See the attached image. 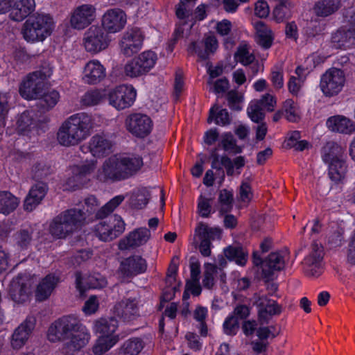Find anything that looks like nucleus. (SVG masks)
<instances>
[{"mask_svg": "<svg viewBox=\"0 0 355 355\" xmlns=\"http://www.w3.org/2000/svg\"><path fill=\"white\" fill-rule=\"evenodd\" d=\"M209 89L216 94H223L229 88V82L227 78H220L215 81L208 80Z\"/></svg>", "mask_w": 355, "mask_h": 355, "instance_id": "obj_61", "label": "nucleus"}, {"mask_svg": "<svg viewBox=\"0 0 355 355\" xmlns=\"http://www.w3.org/2000/svg\"><path fill=\"white\" fill-rule=\"evenodd\" d=\"M254 58V55L250 51V46L247 44H240L234 54V60L245 66L252 63Z\"/></svg>", "mask_w": 355, "mask_h": 355, "instance_id": "obj_52", "label": "nucleus"}, {"mask_svg": "<svg viewBox=\"0 0 355 355\" xmlns=\"http://www.w3.org/2000/svg\"><path fill=\"white\" fill-rule=\"evenodd\" d=\"M283 109L288 121L295 122L300 119V109L293 100L291 98L286 100L284 103Z\"/></svg>", "mask_w": 355, "mask_h": 355, "instance_id": "obj_54", "label": "nucleus"}, {"mask_svg": "<svg viewBox=\"0 0 355 355\" xmlns=\"http://www.w3.org/2000/svg\"><path fill=\"white\" fill-rule=\"evenodd\" d=\"M33 281L28 274H19L10 282L8 293L12 300L22 304L29 300Z\"/></svg>", "mask_w": 355, "mask_h": 355, "instance_id": "obj_13", "label": "nucleus"}, {"mask_svg": "<svg viewBox=\"0 0 355 355\" xmlns=\"http://www.w3.org/2000/svg\"><path fill=\"white\" fill-rule=\"evenodd\" d=\"M96 17V8L89 3L74 7L69 14V26L75 30L82 31L93 23Z\"/></svg>", "mask_w": 355, "mask_h": 355, "instance_id": "obj_12", "label": "nucleus"}, {"mask_svg": "<svg viewBox=\"0 0 355 355\" xmlns=\"http://www.w3.org/2000/svg\"><path fill=\"white\" fill-rule=\"evenodd\" d=\"M340 7L339 0H318L313 6L314 14L320 17H327L335 13Z\"/></svg>", "mask_w": 355, "mask_h": 355, "instance_id": "obj_36", "label": "nucleus"}, {"mask_svg": "<svg viewBox=\"0 0 355 355\" xmlns=\"http://www.w3.org/2000/svg\"><path fill=\"white\" fill-rule=\"evenodd\" d=\"M115 313L124 320L130 321L139 315V306L136 299H125L114 306Z\"/></svg>", "mask_w": 355, "mask_h": 355, "instance_id": "obj_30", "label": "nucleus"}, {"mask_svg": "<svg viewBox=\"0 0 355 355\" xmlns=\"http://www.w3.org/2000/svg\"><path fill=\"white\" fill-rule=\"evenodd\" d=\"M224 166L226 168L227 174L228 175H233V164L232 160L227 156L220 157L216 154L212 155V162H211V167L213 168L218 169L220 171V179L219 181V184H222L223 182L225 180V173L223 171L221 170V167Z\"/></svg>", "mask_w": 355, "mask_h": 355, "instance_id": "obj_40", "label": "nucleus"}, {"mask_svg": "<svg viewBox=\"0 0 355 355\" xmlns=\"http://www.w3.org/2000/svg\"><path fill=\"white\" fill-rule=\"evenodd\" d=\"M110 38L101 27L92 26L84 33L83 46L88 53L97 54L110 45Z\"/></svg>", "mask_w": 355, "mask_h": 355, "instance_id": "obj_11", "label": "nucleus"}, {"mask_svg": "<svg viewBox=\"0 0 355 355\" xmlns=\"http://www.w3.org/2000/svg\"><path fill=\"white\" fill-rule=\"evenodd\" d=\"M252 192L250 184L243 181L240 187L239 198L244 203H248L252 198Z\"/></svg>", "mask_w": 355, "mask_h": 355, "instance_id": "obj_64", "label": "nucleus"}, {"mask_svg": "<svg viewBox=\"0 0 355 355\" xmlns=\"http://www.w3.org/2000/svg\"><path fill=\"white\" fill-rule=\"evenodd\" d=\"M127 22L125 13L119 8L107 10L102 17V28L107 33H116L121 31Z\"/></svg>", "mask_w": 355, "mask_h": 355, "instance_id": "obj_17", "label": "nucleus"}, {"mask_svg": "<svg viewBox=\"0 0 355 355\" xmlns=\"http://www.w3.org/2000/svg\"><path fill=\"white\" fill-rule=\"evenodd\" d=\"M147 262L139 255L131 256L121 263L120 270L126 277L137 275L146 272Z\"/></svg>", "mask_w": 355, "mask_h": 355, "instance_id": "obj_26", "label": "nucleus"}, {"mask_svg": "<svg viewBox=\"0 0 355 355\" xmlns=\"http://www.w3.org/2000/svg\"><path fill=\"white\" fill-rule=\"evenodd\" d=\"M213 198L200 194L197 200V213L202 218H209L216 210L212 207Z\"/></svg>", "mask_w": 355, "mask_h": 355, "instance_id": "obj_50", "label": "nucleus"}, {"mask_svg": "<svg viewBox=\"0 0 355 355\" xmlns=\"http://www.w3.org/2000/svg\"><path fill=\"white\" fill-rule=\"evenodd\" d=\"M144 35L139 28L128 29L120 41L121 52L126 56H131L137 53L143 46Z\"/></svg>", "mask_w": 355, "mask_h": 355, "instance_id": "obj_16", "label": "nucleus"}, {"mask_svg": "<svg viewBox=\"0 0 355 355\" xmlns=\"http://www.w3.org/2000/svg\"><path fill=\"white\" fill-rule=\"evenodd\" d=\"M33 228L22 229L13 236L15 245L21 250H26L33 240Z\"/></svg>", "mask_w": 355, "mask_h": 355, "instance_id": "obj_44", "label": "nucleus"}, {"mask_svg": "<svg viewBox=\"0 0 355 355\" xmlns=\"http://www.w3.org/2000/svg\"><path fill=\"white\" fill-rule=\"evenodd\" d=\"M331 42L336 48L347 49L355 44V37L349 25L338 29L331 36Z\"/></svg>", "mask_w": 355, "mask_h": 355, "instance_id": "obj_34", "label": "nucleus"}, {"mask_svg": "<svg viewBox=\"0 0 355 355\" xmlns=\"http://www.w3.org/2000/svg\"><path fill=\"white\" fill-rule=\"evenodd\" d=\"M218 41L214 36L207 37L204 44L192 42L187 48L191 54H196L200 59L205 60L218 49Z\"/></svg>", "mask_w": 355, "mask_h": 355, "instance_id": "obj_27", "label": "nucleus"}, {"mask_svg": "<svg viewBox=\"0 0 355 355\" xmlns=\"http://www.w3.org/2000/svg\"><path fill=\"white\" fill-rule=\"evenodd\" d=\"M125 200L123 195H118L112 198L96 213V218H104L114 211Z\"/></svg>", "mask_w": 355, "mask_h": 355, "instance_id": "obj_51", "label": "nucleus"}, {"mask_svg": "<svg viewBox=\"0 0 355 355\" xmlns=\"http://www.w3.org/2000/svg\"><path fill=\"white\" fill-rule=\"evenodd\" d=\"M247 112L250 119L255 123H259L264 118L263 109L257 101H252L249 103Z\"/></svg>", "mask_w": 355, "mask_h": 355, "instance_id": "obj_59", "label": "nucleus"}, {"mask_svg": "<svg viewBox=\"0 0 355 355\" xmlns=\"http://www.w3.org/2000/svg\"><path fill=\"white\" fill-rule=\"evenodd\" d=\"M143 166V158L138 153H117L105 160L96 178L102 182L124 180L137 174Z\"/></svg>", "mask_w": 355, "mask_h": 355, "instance_id": "obj_4", "label": "nucleus"}, {"mask_svg": "<svg viewBox=\"0 0 355 355\" xmlns=\"http://www.w3.org/2000/svg\"><path fill=\"white\" fill-rule=\"evenodd\" d=\"M106 76L105 67L96 59L86 63L83 71L82 80L85 83L96 85L101 83Z\"/></svg>", "mask_w": 355, "mask_h": 355, "instance_id": "obj_20", "label": "nucleus"}, {"mask_svg": "<svg viewBox=\"0 0 355 355\" xmlns=\"http://www.w3.org/2000/svg\"><path fill=\"white\" fill-rule=\"evenodd\" d=\"M135 58L139 62L145 73H146L154 67L157 60V56L156 53L152 51H146Z\"/></svg>", "mask_w": 355, "mask_h": 355, "instance_id": "obj_53", "label": "nucleus"}, {"mask_svg": "<svg viewBox=\"0 0 355 355\" xmlns=\"http://www.w3.org/2000/svg\"><path fill=\"white\" fill-rule=\"evenodd\" d=\"M55 21L47 13L36 12L24 22L21 33L25 40L35 43L44 41L53 32Z\"/></svg>", "mask_w": 355, "mask_h": 355, "instance_id": "obj_5", "label": "nucleus"}, {"mask_svg": "<svg viewBox=\"0 0 355 355\" xmlns=\"http://www.w3.org/2000/svg\"><path fill=\"white\" fill-rule=\"evenodd\" d=\"M345 83L344 71L337 68H331L321 76L319 86L324 96L333 97L342 92Z\"/></svg>", "mask_w": 355, "mask_h": 355, "instance_id": "obj_8", "label": "nucleus"}, {"mask_svg": "<svg viewBox=\"0 0 355 355\" xmlns=\"http://www.w3.org/2000/svg\"><path fill=\"white\" fill-rule=\"evenodd\" d=\"M224 332L227 335H235L239 329V321L234 315H229L223 323Z\"/></svg>", "mask_w": 355, "mask_h": 355, "instance_id": "obj_62", "label": "nucleus"}, {"mask_svg": "<svg viewBox=\"0 0 355 355\" xmlns=\"http://www.w3.org/2000/svg\"><path fill=\"white\" fill-rule=\"evenodd\" d=\"M196 234L199 239H208L211 242V240L219 239L221 232L218 228L209 227L207 225L200 223L196 228Z\"/></svg>", "mask_w": 355, "mask_h": 355, "instance_id": "obj_55", "label": "nucleus"}, {"mask_svg": "<svg viewBox=\"0 0 355 355\" xmlns=\"http://www.w3.org/2000/svg\"><path fill=\"white\" fill-rule=\"evenodd\" d=\"M99 122L100 116L97 115L86 112L74 114L61 123L56 134L57 141L64 147L77 146L89 137Z\"/></svg>", "mask_w": 355, "mask_h": 355, "instance_id": "obj_2", "label": "nucleus"}, {"mask_svg": "<svg viewBox=\"0 0 355 355\" xmlns=\"http://www.w3.org/2000/svg\"><path fill=\"white\" fill-rule=\"evenodd\" d=\"M109 104L122 110L131 107L137 97L136 89L130 85H121L112 88L107 93Z\"/></svg>", "mask_w": 355, "mask_h": 355, "instance_id": "obj_10", "label": "nucleus"}, {"mask_svg": "<svg viewBox=\"0 0 355 355\" xmlns=\"http://www.w3.org/2000/svg\"><path fill=\"white\" fill-rule=\"evenodd\" d=\"M257 307L258 320L261 323H268L271 318L279 315L282 308L277 302L266 296L259 297L255 302Z\"/></svg>", "mask_w": 355, "mask_h": 355, "instance_id": "obj_19", "label": "nucleus"}, {"mask_svg": "<svg viewBox=\"0 0 355 355\" xmlns=\"http://www.w3.org/2000/svg\"><path fill=\"white\" fill-rule=\"evenodd\" d=\"M85 215L84 211L78 209H70L60 213L50 225L51 234L55 238H65L85 224Z\"/></svg>", "mask_w": 355, "mask_h": 355, "instance_id": "obj_6", "label": "nucleus"}, {"mask_svg": "<svg viewBox=\"0 0 355 355\" xmlns=\"http://www.w3.org/2000/svg\"><path fill=\"white\" fill-rule=\"evenodd\" d=\"M327 128L334 132L343 135H352L355 132V123L351 119L340 114L334 115L327 119Z\"/></svg>", "mask_w": 355, "mask_h": 355, "instance_id": "obj_24", "label": "nucleus"}, {"mask_svg": "<svg viewBox=\"0 0 355 355\" xmlns=\"http://www.w3.org/2000/svg\"><path fill=\"white\" fill-rule=\"evenodd\" d=\"M47 338L53 343L69 339V342L64 346H69L74 351H80L89 344L91 333L77 317L69 315L56 320L50 325Z\"/></svg>", "mask_w": 355, "mask_h": 355, "instance_id": "obj_1", "label": "nucleus"}, {"mask_svg": "<svg viewBox=\"0 0 355 355\" xmlns=\"http://www.w3.org/2000/svg\"><path fill=\"white\" fill-rule=\"evenodd\" d=\"M323 250L318 244L312 245V251L304 260L306 270L312 275H318L321 272Z\"/></svg>", "mask_w": 355, "mask_h": 355, "instance_id": "obj_33", "label": "nucleus"}, {"mask_svg": "<svg viewBox=\"0 0 355 355\" xmlns=\"http://www.w3.org/2000/svg\"><path fill=\"white\" fill-rule=\"evenodd\" d=\"M288 257V254L286 250L270 253L263 263V277L269 280L272 278L276 272L283 270Z\"/></svg>", "mask_w": 355, "mask_h": 355, "instance_id": "obj_18", "label": "nucleus"}, {"mask_svg": "<svg viewBox=\"0 0 355 355\" xmlns=\"http://www.w3.org/2000/svg\"><path fill=\"white\" fill-rule=\"evenodd\" d=\"M208 123L214 122L218 125L225 126L231 121L230 114L226 109L218 105H214L209 110Z\"/></svg>", "mask_w": 355, "mask_h": 355, "instance_id": "obj_39", "label": "nucleus"}, {"mask_svg": "<svg viewBox=\"0 0 355 355\" xmlns=\"http://www.w3.org/2000/svg\"><path fill=\"white\" fill-rule=\"evenodd\" d=\"M60 282L58 275L49 274L42 278L38 283L35 290V299L42 302L47 300L53 293L55 288Z\"/></svg>", "mask_w": 355, "mask_h": 355, "instance_id": "obj_25", "label": "nucleus"}, {"mask_svg": "<svg viewBox=\"0 0 355 355\" xmlns=\"http://www.w3.org/2000/svg\"><path fill=\"white\" fill-rule=\"evenodd\" d=\"M218 201L220 207V211L221 213L229 211L232 208L233 202L232 192L227 189L221 190L219 193Z\"/></svg>", "mask_w": 355, "mask_h": 355, "instance_id": "obj_60", "label": "nucleus"}, {"mask_svg": "<svg viewBox=\"0 0 355 355\" xmlns=\"http://www.w3.org/2000/svg\"><path fill=\"white\" fill-rule=\"evenodd\" d=\"M76 284L80 293L87 288H101L106 286L105 278L98 273L89 275L87 278L83 277L80 272L76 274Z\"/></svg>", "mask_w": 355, "mask_h": 355, "instance_id": "obj_31", "label": "nucleus"}, {"mask_svg": "<svg viewBox=\"0 0 355 355\" xmlns=\"http://www.w3.org/2000/svg\"><path fill=\"white\" fill-rule=\"evenodd\" d=\"M257 101L263 110L268 112L274 110L277 101L276 98L271 94H266L262 96L260 100H254Z\"/></svg>", "mask_w": 355, "mask_h": 355, "instance_id": "obj_63", "label": "nucleus"}, {"mask_svg": "<svg viewBox=\"0 0 355 355\" xmlns=\"http://www.w3.org/2000/svg\"><path fill=\"white\" fill-rule=\"evenodd\" d=\"M275 5L272 12L275 19L280 22L288 18L291 15V3L289 1L275 0Z\"/></svg>", "mask_w": 355, "mask_h": 355, "instance_id": "obj_43", "label": "nucleus"}, {"mask_svg": "<svg viewBox=\"0 0 355 355\" xmlns=\"http://www.w3.org/2000/svg\"><path fill=\"white\" fill-rule=\"evenodd\" d=\"M227 100L230 109L240 111L243 108L244 95L236 90H231L227 94Z\"/></svg>", "mask_w": 355, "mask_h": 355, "instance_id": "obj_56", "label": "nucleus"}, {"mask_svg": "<svg viewBox=\"0 0 355 355\" xmlns=\"http://www.w3.org/2000/svg\"><path fill=\"white\" fill-rule=\"evenodd\" d=\"M35 113L33 110H27L20 114L16 121V129L21 134H28L37 127Z\"/></svg>", "mask_w": 355, "mask_h": 355, "instance_id": "obj_35", "label": "nucleus"}, {"mask_svg": "<svg viewBox=\"0 0 355 355\" xmlns=\"http://www.w3.org/2000/svg\"><path fill=\"white\" fill-rule=\"evenodd\" d=\"M39 99L40 105L47 111L53 108L60 100V94L54 89H50L41 94Z\"/></svg>", "mask_w": 355, "mask_h": 355, "instance_id": "obj_49", "label": "nucleus"}, {"mask_svg": "<svg viewBox=\"0 0 355 355\" xmlns=\"http://www.w3.org/2000/svg\"><path fill=\"white\" fill-rule=\"evenodd\" d=\"M123 71L124 74L130 78H137L146 74L135 58L124 65Z\"/></svg>", "mask_w": 355, "mask_h": 355, "instance_id": "obj_57", "label": "nucleus"}, {"mask_svg": "<svg viewBox=\"0 0 355 355\" xmlns=\"http://www.w3.org/2000/svg\"><path fill=\"white\" fill-rule=\"evenodd\" d=\"M254 29L258 39V43L265 49H268L272 42L271 30L262 21L255 22Z\"/></svg>", "mask_w": 355, "mask_h": 355, "instance_id": "obj_41", "label": "nucleus"}, {"mask_svg": "<svg viewBox=\"0 0 355 355\" xmlns=\"http://www.w3.org/2000/svg\"><path fill=\"white\" fill-rule=\"evenodd\" d=\"M46 192L47 186L44 183L39 182L33 186L24 200V209L33 211L41 202Z\"/></svg>", "mask_w": 355, "mask_h": 355, "instance_id": "obj_32", "label": "nucleus"}, {"mask_svg": "<svg viewBox=\"0 0 355 355\" xmlns=\"http://www.w3.org/2000/svg\"><path fill=\"white\" fill-rule=\"evenodd\" d=\"M347 166L345 162L339 159L334 160L329 167V178L334 182H340L345 176Z\"/></svg>", "mask_w": 355, "mask_h": 355, "instance_id": "obj_47", "label": "nucleus"}, {"mask_svg": "<svg viewBox=\"0 0 355 355\" xmlns=\"http://www.w3.org/2000/svg\"><path fill=\"white\" fill-rule=\"evenodd\" d=\"M87 148L94 157H101L111 152L112 144L105 135L96 134L89 139Z\"/></svg>", "mask_w": 355, "mask_h": 355, "instance_id": "obj_28", "label": "nucleus"}, {"mask_svg": "<svg viewBox=\"0 0 355 355\" xmlns=\"http://www.w3.org/2000/svg\"><path fill=\"white\" fill-rule=\"evenodd\" d=\"M225 256L239 266H245L248 259V253L241 248L229 246L224 250Z\"/></svg>", "mask_w": 355, "mask_h": 355, "instance_id": "obj_45", "label": "nucleus"}, {"mask_svg": "<svg viewBox=\"0 0 355 355\" xmlns=\"http://www.w3.org/2000/svg\"><path fill=\"white\" fill-rule=\"evenodd\" d=\"M125 224L119 215H114L97 222L93 227L96 237L103 241H110L119 236L125 230Z\"/></svg>", "mask_w": 355, "mask_h": 355, "instance_id": "obj_9", "label": "nucleus"}, {"mask_svg": "<svg viewBox=\"0 0 355 355\" xmlns=\"http://www.w3.org/2000/svg\"><path fill=\"white\" fill-rule=\"evenodd\" d=\"M150 237L151 234L148 229L146 227L137 228L121 240L119 246L121 250L139 247L146 244Z\"/></svg>", "mask_w": 355, "mask_h": 355, "instance_id": "obj_23", "label": "nucleus"}, {"mask_svg": "<svg viewBox=\"0 0 355 355\" xmlns=\"http://www.w3.org/2000/svg\"><path fill=\"white\" fill-rule=\"evenodd\" d=\"M106 96L105 89H90L82 96L80 102L83 106L92 107L102 103Z\"/></svg>", "mask_w": 355, "mask_h": 355, "instance_id": "obj_42", "label": "nucleus"}, {"mask_svg": "<svg viewBox=\"0 0 355 355\" xmlns=\"http://www.w3.org/2000/svg\"><path fill=\"white\" fill-rule=\"evenodd\" d=\"M35 325V317L28 315L13 331L10 338L11 347L15 350L21 349L31 337Z\"/></svg>", "mask_w": 355, "mask_h": 355, "instance_id": "obj_14", "label": "nucleus"}, {"mask_svg": "<svg viewBox=\"0 0 355 355\" xmlns=\"http://www.w3.org/2000/svg\"><path fill=\"white\" fill-rule=\"evenodd\" d=\"M19 199L9 191H0V214L8 215L19 206Z\"/></svg>", "mask_w": 355, "mask_h": 355, "instance_id": "obj_38", "label": "nucleus"}, {"mask_svg": "<svg viewBox=\"0 0 355 355\" xmlns=\"http://www.w3.org/2000/svg\"><path fill=\"white\" fill-rule=\"evenodd\" d=\"M143 166V158L138 153H117L105 160L96 178L102 182L124 180L137 174Z\"/></svg>", "mask_w": 355, "mask_h": 355, "instance_id": "obj_3", "label": "nucleus"}, {"mask_svg": "<svg viewBox=\"0 0 355 355\" xmlns=\"http://www.w3.org/2000/svg\"><path fill=\"white\" fill-rule=\"evenodd\" d=\"M307 73L306 69L301 66H298L295 70V75L291 76L288 81V89L289 92L298 96L306 80Z\"/></svg>", "mask_w": 355, "mask_h": 355, "instance_id": "obj_37", "label": "nucleus"}, {"mask_svg": "<svg viewBox=\"0 0 355 355\" xmlns=\"http://www.w3.org/2000/svg\"><path fill=\"white\" fill-rule=\"evenodd\" d=\"M144 347L143 342L138 338L126 340L120 348L119 355H138Z\"/></svg>", "mask_w": 355, "mask_h": 355, "instance_id": "obj_48", "label": "nucleus"}, {"mask_svg": "<svg viewBox=\"0 0 355 355\" xmlns=\"http://www.w3.org/2000/svg\"><path fill=\"white\" fill-rule=\"evenodd\" d=\"M118 327V321L114 318H101L94 322L93 331L99 336L109 339L113 338L119 342L121 338L116 334Z\"/></svg>", "mask_w": 355, "mask_h": 355, "instance_id": "obj_22", "label": "nucleus"}, {"mask_svg": "<svg viewBox=\"0 0 355 355\" xmlns=\"http://www.w3.org/2000/svg\"><path fill=\"white\" fill-rule=\"evenodd\" d=\"M53 73V68L49 64L27 76L19 87L21 96L27 100L40 97L44 87V80Z\"/></svg>", "mask_w": 355, "mask_h": 355, "instance_id": "obj_7", "label": "nucleus"}, {"mask_svg": "<svg viewBox=\"0 0 355 355\" xmlns=\"http://www.w3.org/2000/svg\"><path fill=\"white\" fill-rule=\"evenodd\" d=\"M127 130L137 137L144 138L152 131L153 123L150 116L141 113L131 114L125 121Z\"/></svg>", "mask_w": 355, "mask_h": 355, "instance_id": "obj_15", "label": "nucleus"}, {"mask_svg": "<svg viewBox=\"0 0 355 355\" xmlns=\"http://www.w3.org/2000/svg\"><path fill=\"white\" fill-rule=\"evenodd\" d=\"M97 161L92 159L75 165L71 168L72 178L73 184L69 183L71 187H78L83 185L89 180V177L96 168Z\"/></svg>", "mask_w": 355, "mask_h": 355, "instance_id": "obj_21", "label": "nucleus"}, {"mask_svg": "<svg viewBox=\"0 0 355 355\" xmlns=\"http://www.w3.org/2000/svg\"><path fill=\"white\" fill-rule=\"evenodd\" d=\"M270 80L275 89H280L284 87V70L282 64L275 65L272 67Z\"/></svg>", "mask_w": 355, "mask_h": 355, "instance_id": "obj_58", "label": "nucleus"}, {"mask_svg": "<svg viewBox=\"0 0 355 355\" xmlns=\"http://www.w3.org/2000/svg\"><path fill=\"white\" fill-rule=\"evenodd\" d=\"M35 9V0H19L10 7L9 16L13 21H21L32 13Z\"/></svg>", "mask_w": 355, "mask_h": 355, "instance_id": "obj_29", "label": "nucleus"}, {"mask_svg": "<svg viewBox=\"0 0 355 355\" xmlns=\"http://www.w3.org/2000/svg\"><path fill=\"white\" fill-rule=\"evenodd\" d=\"M118 343L113 338L109 339L98 336L92 345V351L95 355H102L111 349Z\"/></svg>", "mask_w": 355, "mask_h": 355, "instance_id": "obj_46", "label": "nucleus"}]
</instances>
